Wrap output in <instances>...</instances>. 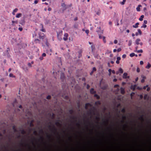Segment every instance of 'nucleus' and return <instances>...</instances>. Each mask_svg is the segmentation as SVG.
<instances>
[{
  "mask_svg": "<svg viewBox=\"0 0 151 151\" xmlns=\"http://www.w3.org/2000/svg\"><path fill=\"white\" fill-rule=\"evenodd\" d=\"M123 78L124 79H129V76H128L127 73H124L123 74Z\"/></svg>",
  "mask_w": 151,
  "mask_h": 151,
  "instance_id": "obj_1",
  "label": "nucleus"
},
{
  "mask_svg": "<svg viewBox=\"0 0 151 151\" xmlns=\"http://www.w3.org/2000/svg\"><path fill=\"white\" fill-rule=\"evenodd\" d=\"M135 42L136 44L137 45L140 44L141 45H142V43L140 42V40L139 38L137 39Z\"/></svg>",
  "mask_w": 151,
  "mask_h": 151,
  "instance_id": "obj_2",
  "label": "nucleus"
},
{
  "mask_svg": "<svg viewBox=\"0 0 151 151\" xmlns=\"http://www.w3.org/2000/svg\"><path fill=\"white\" fill-rule=\"evenodd\" d=\"M68 35L67 33H65L64 35V36L63 37V39L65 41H66L68 39Z\"/></svg>",
  "mask_w": 151,
  "mask_h": 151,
  "instance_id": "obj_3",
  "label": "nucleus"
},
{
  "mask_svg": "<svg viewBox=\"0 0 151 151\" xmlns=\"http://www.w3.org/2000/svg\"><path fill=\"white\" fill-rule=\"evenodd\" d=\"M141 77L142 78V79L141 81V82L142 83H144L145 81V79L146 78V77L145 76H142Z\"/></svg>",
  "mask_w": 151,
  "mask_h": 151,
  "instance_id": "obj_4",
  "label": "nucleus"
},
{
  "mask_svg": "<svg viewBox=\"0 0 151 151\" xmlns=\"http://www.w3.org/2000/svg\"><path fill=\"white\" fill-rule=\"evenodd\" d=\"M151 67V65L149 63H147V65L146 66L145 68L146 69H148L150 68Z\"/></svg>",
  "mask_w": 151,
  "mask_h": 151,
  "instance_id": "obj_5",
  "label": "nucleus"
},
{
  "mask_svg": "<svg viewBox=\"0 0 151 151\" xmlns=\"http://www.w3.org/2000/svg\"><path fill=\"white\" fill-rule=\"evenodd\" d=\"M135 52H136L138 53H139V52L142 53L143 52V51L142 50H137V47H136V50H135Z\"/></svg>",
  "mask_w": 151,
  "mask_h": 151,
  "instance_id": "obj_6",
  "label": "nucleus"
},
{
  "mask_svg": "<svg viewBox=\"0 0 151 151\" xmlns=\"http://www.w3.org/2000/svg\"><path fill=\"white\" fill-rule=\"evenodd\" d=\"M139 24V23L137 22L135 24V25H133V27L134 28H137L138 27V25Z\"/></svg>",
  "mask_w": 151,
  "mask_h": 151,
  "instance_id": "obj_7",
  "label": "nucleus"
},
{
  "mask_svg": "<svg viewBox=\"0 0 151 151\" xmlns=\"http://www.w3.org/2000/svg\"><path fill=\"white\" fill-rule=\"evenodd\" d=\"M22 14L21 13H19L16 15V17L17 18H19L22 16Z\"/></svg>",
  "mask_w": 151,
  "mask_h": 151,
  "instance_id": "obj_8",
  "label": "nucleus"
},
{
  "mask_svg": "<svg viewBox=\"0 0 151 151\" xmlns=\"http://www.w3.org/2000/svg\"><path fill=\"white\" fill-rule=\"evenodd\" d=\"M120 91L121 93L122 94H124V89L123 88H120Z\"/></svg>",
  "mask_w": 151,
  "mask_h": 151,
  "instance_id": "obj_9",
  "label": "nucleus"
},
{
  "mask_svg": "<svg viewBox=\"0 0 151 151\" xmlns=\"http://www.w3.org/2000/svg\"><path fill=\"white\" fill-rule=\"evenodd\" d=\"M144 17V15H142L141 16L139 19V20L140 21H142L143 19V18Z\"/></svg>",
  "mask_w": 151,
  "mask_h": 151,
  "instance_id": "obj_10",
  "label": "nucleus"
},
{
  "mask_svg": "<svg viewBox=\"0 0 151 151\" xmlns=\"http://www.w3.org/2000/svg\"><path fill=\"white\" fill-rule=\"evenodd\" d=\"M119 72H120V73H122L123 72V70L122 68H120L119 69Z\"/></svg>",
  "mask_w": 151,
  "mask_h": 151,
  "instance_id": "obj_11",
  "label": "nucleus"
},
{
  "mask_svg": "<svg viewBox=\"0 0 151 151\" xmlns=\"http://www.w3.org/2000/svg\"><path fill=\"white\" fill-rule=\"evenodd\" d=\"M108 71L109 72V76H110L111 74V70L110 69H109L108 70Z\"/></svg>",
  "mask_w": 151,
  "mask_h": 151,
  "instance_id": "obj_12",
  "label": "nucleus"
},
{
  "mask_svg": "<svg viewBox=\"0 0 151 151\" xmlns=\"http://www.w3.org/2000/svg\"><path fill=\"white\" fill-rule=\"evenodd\" d=\"M138 34L139 35H141L142 34V32L140 30V29H138Z\"/></svg>",
  "mask_w": 151,
  "mask_h": 151,
  "instance_id": "obj_13",
  "label": "nucleus"
},
{
  "mask_svg": "<svg viewBox=\"0 0 151 151\" xmlns=\"http://www.w3.org/2000/svg\"><path fill=\"white\" fill-rule=\"evenodd\" d=\"M135 55V54L134 53H132L130 54V56L131 57H133Z\"/></svg>",
  "mask_w": 151,
  "mask_h": 151,
  "instance_id": "obj_14",
  "label": "nucleus"
},
{
  "mask_svg": "<svg viewBox=\"0 0 151 151\" xmlns=\"http://www.w3.org/2000/svg\"><path fill=\"white\" fill-rule=\"evenodd\" d=\"M94 91L93 89H91L90 90V92L91 93H94Z\"/></svg>",
  "mask_w": 151,
  "mask_h": 151,
  "instance_id": "obj_15",
  "label": "nucleus"
},
{
  "mask_svg": "<svg viewBox=\"0 0 151 151\" xmlns=\"http://www.w3.org/2000/svg\"><path fill=\"white\" fill-rule=\"evenodd\" d=\"M126 1V0H123V1L121 2V4H122V5H124V4Z\"/></svg>",
  "mask_w": 151,
  "mask_h": 151,
  "instance_id": "obj_16",
  "label": "nucleus"
},
{
  "mask_svg": "<svg viewBox=\"0 0 151 151\" xmlns=\"http://www.w3.org/2000/svg\"><path fill=\"white\" fill-rule=\"evenodd\" d=\"M9 76L10 77H15V76H14L13 74L12 73L10 74L9 75Z\"/></svg>",
  "mask_w": 151,
  "mask_h": 151,
  "instance_id": "obj_17",
  "label": "nucleus"
},
{
  "mask_svg": "<svg viewBox=\"0 0 151 151\" xmlns=\"http://www.w3.org/2000/svg\"><path fill=\"white\" fill-rule=\"evenodd\" d=\"M103 41L104 42V43H106V39H105V37H103Z\"/></svg>",
  "mask_w": 151,
  "mask_h": 151,
  "instance_id": "obj_18",
  "label": "nucleus"
},
{
  "mask_svg": "<svg viewBox=\"0 0 151 151\" xmlns=\"http://www.w3.org/2000/svg\"><path fill=\"white\" fill-rule=\"evenodd\" d=\"M137 71L138 73H139L140 72V69L138 67L137 68Z\"/></svg>",
  "mask_w": 151,
  "mask_h": 151,
  "instance_id": "obj_19",
  "label": "nucleus"
},
{
  "mask_svg": "<svg viewBox=\"0 0 151 151\" xmlns=\"http://www.w3.org/2000/svg\"><path fill=\"white\" fill-rule=\"evenodd\" d=\"M136 9L137 11H140V8L139 7H137Z\"/></svg>",
  "mask_w": 151,
  "mask_h": 151,
  "instance_id": "obj_20",
  "label": "nucleus"
},
{
  "mask_svg": "<svg viewBox=\"0 0 151 151\" xmlns=\"http://www.w3.org/2000/svg\"><path fill=\"white\" fill-rule=\"evenodd\" d=\"M96 70V68L95 67H93V71L92 72V73L93 72L95 71Z\"/></svg>",
  "mask_w": 151,
  "mask_h": 151,
  "instance_id": "obj_21",
  "label": "nucleus"
},
{
  "mask_svg": "<svg viewBox=\"0 0 151 151\" xmlns=\"http://www.w3.org/2000/svg\"><path fill=\"white\" fill-rule=\"evenodd\" d=\"M114 42L115 44H116L118 42V41L117 40H114Z\"/></svg>",
  "mask_w": 151,
  "mask_h": 151,
  "instance_id": "obj_22",
  "label": "nucleus"
},
{
  "mask_svg": "<svg viewBox=\"0 0 151 151\" xmlns=\"http://www.w3.org/2000/svg\"><path fill=\"white\" fill-rule=\"evenodd\" d=\"M144 63L142 61H141L140 62V64L141 65H142Z\"/></svg>",
  "mask_w": 151,
  "mask_h": 151,
  "instance_id": "obj_23",
  "label": "nucleus"
},
{
  "mask_svg": "<svg viewBox=\"0 0 151 151\" xmlns=\"http://www.w3.org/2000/svg\"><path fill=\"white\" fill-rule=\"evenodd\" d=\"M12 23H17V22H17V21H12Z\"/></svg>",
  "mask_w": 151,
  "mask_h": 151,
  "instance_id": "obj_24",
  "label": "nucleus"
},
{
  "mask_svg": "<svg viewBox=\"0 0 151 151\" xmlns=\"http://www.w3.org/2000/svg\"><path fill=\"white\" fill-rule=\"evenodd\" d=\"M19 31H22L23 29L22 27H19Z\"/></svg>",
  "mask_w": 151,
  "mask_h": 151,
  "instance_id": "obj_25",
  "label": "nucleus"
},
{
  "mask_svg": "<svg viewBox=\"0 0 151 151\" xmlns=\"http://www.w3.org/2000/svg\"><path fill=\"white\" fill-rule=\"evenodd\" d=\"M126 55L125 54L123 55H122V58H126Z\"/></svg>",
  "mask_w": 151,
  "mask_h": 151,
  "instance_id": "obj_26",
  "label": "nucleus"
},
{
  "mask_svg": "<svg viewBox=\"0 0 151 151\" xmlns=\"http://www.w3.org/2000/svg\"><path fill=\"white\" fill-rule=\"evenodd\" d=\"M94 96L95 97H96V98L97 99H99V96H97V95H94Z\"/></svg>",
  "mask_w": 151,
  "mask_h": 151,
  "instance_id": "obj_27",
  "label": "nucleus"
},
{
  "mask_svg": "<svg viewBox=\"0 0 151 151\" xmlns=\"http://www.w3.org/2000/svg\"><path fill=\"white\" fill-rule=\"evenodd\" d=\"M117 60L119 61L121 59V58L120 57H118L117 58Z\"/></svg>",
  "mask_w": 151,
  "mask_h": 151,
  "instance_id": "obj_28",
  "label": "nucleus"
},
{
  "mask_svg": "<svg viewBox=\"0 0 151 151\" xmlns=\"http://www.w3.org/2000/svg\"><path fill=\"white\" fill-rule=\"evenodd\" d=\"M18 10V9H14V12H17V11Z\"/></svg>",
  "mask_w": 151,
  "mask_h": 151,
  "instance_id": "obj_29",
  "label": "nucleus"
},
{
  "mask_svg": "<svg viewBox=\"0 0 151 151\" xmlns=\"http://www.w3.org/2000/svg\"><path fill=\"white\" fill-rule=\"evenodd\" d=\"M121 50V48H119L117 49V51L118 52H120Z\"/></svg>",
  "mask_w": 151,
  "mask_h": 151,
  "instance_id": "obj_30",
  "label": "nucleus"
},
{
  "mask_svg": "<svg viewBox=\"0 0 151 151\" xmlns=\"http://www.w3.org/2000/svg\"><path fill=\"white\" fill-rule=\"evenodd\" d=\"M144 23L145 24H147V20H145L144 21Z\"/></svg>",
  "mask_w": 151,
  "mask_h": 151,
  "instance_id": "obj_31",
  "label": "nucleus"
},
{
  "mask_svg": "<svg viewBox=\"0 0 151 151\" xmlns=\"http://www.w3.org/2000/svg\"><path fill=\"white\" fill-rule=\"evenodd\" d=\"M147 97V95H145L144 96V99H146Z\"/></svg>",
  "mask_w": 151,
  "mask_h": 151,
  "instance_id": "obj_32",
  "label": "nucleus"
},
{
  "mask_svg": "<svg viewBox=\"0 0 151 151\" xmlns=\"http://www.w3.org/2000/svg\"><path fill=\"white\" fill-rule=\"evenodd\" d=\"M90 106V104H86V108H87V106Z\"/></svg>",
  "mask_w": 151,
  "mask_h": 151,
  "instance_id": "obj_33",
  "label": "nucleus"
},
{
  "mask_svg": "<svg viewBox=\"0 0 151 151\" xmlns=\"http://www.w3.org/2000/svg\"><path fill=\"white\" fill-rule=\"evenodd\" d=\"M50 96H47V99H50Z\"/></svg>",
  "mask_w": 151,
  "mask_h": 151,
  "instance_id": "obj_34",
  "label": "nucleus"
},
{
  "mask_svg": "<svg viewBox=\"0 0 151 151\" xmlns=\"http://www.w3.org/2000/svg\"><path fill=\"white\" fill-rule=\"evenodd\" d=\"M142 27H144V28H146L147 27V26L145 24H143V26Z\"/></svg>",
  "mask_w": 151,
  "mask_h": 151,
  "instance_id": "obj_35",
  "label": "nucleus"
},
{
  "mask_svg": "<svg viewBox=\"0 0 151 151\" xmlns=\"http://www.w3.org/2000/svg\"><path fill=\"white\" fill-rule=\"evenodd\" d=\"M148 87V86L147 85L146 86H145L143 87V89H145L146 88V87Z\"/></svg>",
  "mask_w": 151,
  "mask_h": 151,
  "instance_id": "obj_36",
  "label": "nucleus"
},
{
  "mask_svg": "<svg viewBox=\"0 0 151 151\" xmlns=\"http://www.w3.org/2000/svg\"><path fill=\"white\" fill-rule=\"evenodd\" d=\"M42 55L43 57H45L46 56V54L45 53H43L42 54Z\"/></svg>",
  "mask_w": 151,
  "mask_h": 151,
  "instance_id": "obj_37",
  "label": "nucleus"
},
{
  "mask_svg": "<svg viewBox=\"0 0 151 151\" xmlns=\"http://www.w3.org/2000/svg\"><path fill=\"white\" fill-rule=\"evenodd\" d=\"M48 10L49 11H50L51 10V8H48Z\"/></svg>",
  "mask_w": 151,
  "mask_h": 151,
  "instance_id": "obj_38",
  "label": "nucleus"
},
{
  "mask_svg": "<svg viewBox=\"0 0 151 151\" xmlns=\"http://www.w3.org/2000/svg\"><path fill=\"white\" fill-rule=\"evenodd\" d=\"M111 72L113 74H114L115 73V72L114 70H111Z\"/></svg>",
  "mask_w": 151,
  "mask_h": 151,
  "instance_id": "obj_39",
  "label": "nucleus"
},
{
  "mask_svg": "<svg viewBox=\"0 0 151 151\" xmlns=\"http://www.w3.org/2000/svg\"><path fill=\"white\" fill-rule=\"evenodd\" d=\"M38 1L37 0H35V1L34 3L35 4H36L37 3Z\"/></svg>",
  "mask_w": 151,
  "mask_h": 151,
  "instance_id": "obj_40",
  "label": "nucleus"
},
{
  "mask_svg": "<svg viewBox=\"0 0 151 151\" xmlns=\"http://www.w3.org/2000/svg\"><path fill=\"white\" fill-rule=\"evenodd\" d=\"M116 63H117V64H119V60H117L116 61Z\"/></svg>",
  "mask_w": 151,
  "mask_h": 151,
  "instance_id": "obj_41",
  "label": "nucleus"
},
{
  "mask_svg": "<svg viewBox=\"0 0 151 151\" xmlns=\"http://www.w3.org/2000/svg\"><path fill=\"white\" fill-rule=\"evenodd\" d=\"M86 32L87 34H88L89 32V31L88 30H86Z\"/></svg>",
  "mask_w": 151,
  "mask_h": 151,
  "instance_id": "obj_42",
  "label": "nucleus"
},
{
  "mask_svg": "<svg viewBox=\"0 0 151 151\" xmlns=\"http://www.w3.org/2000/svg\"><path fill=\"white\" fill-rule=\"evenodd\" d=\"M116 51H117V50L116 49H114L113 50V52H115Z\"/></svg>",
  "mask_w": 151,
  "mask_h": 151,
  "instance_id": "obj_43",
  "label": "nucleus"
},
{
  "mask_svg": "<svg viewBox=\"0 0 151 151\" xmlns=\"http://www.w3.org/2000/svg\"><path fill=\"white\" fill-rule=\"evenodd\" d=\"M117 81V79H114V80H113V81L114 82H116Z\"/></svg>",
  "mask_w": 151,
  "mask_h": 151,
  "instance_id": "obj_44",
  "label": "nucleus"
},
{
  "mask_svg": "<svg viewBox=\"0 0 151 151\" xmlns=\"http://www.w3.org/2000/svg\"><path fill=\"white\" fill-rule=\"evenodd\" d=\"M150 88H147V91H149L150 90Z\"/></svg>",
  "mask_w": 151,
  "mask_h": 151,
  "instance_id": "obj_45",
  "label": "nucleus"
},
{
  "mask_svg": "<svg viewBox=\"0 0 151 151\" xmlns=\"http://www.w3.org/2000/svg\"><path fill=\"white\" fill-rule=\"evenodd\" d=\"M119 86L118 85H115L114 86L115 87H117V86Z\"/></svg>",
  "mask_w": 151,
  "mask_h": 151,
  "instance_id": "obj_46",
  "label": "nucleus"
},
{
  "mask_svg": "<svg viewBox=\"0 0 151 151\" xmlns=\"http://www.w3.org/2000/svg\"><path fill=\"white\" fill-rule=\"evenodd\" d=\"M127 33H129V30H128V29H127Z\"/></svg>",
  "mask_w": 151,
  "mask_h": 151,
  "instance_id": "obj_47",
  "label": "nucleus"
},
{
  "mask_svg": "<svg viewBox=\"0 0 151 151\" xmlns=\"http://www.w3.org/2000/svg\"><path fill=\"white\" fill-rule=\"evenodd\" d=\"M138 79V77L136 79V81H137Z\"/></svg>",
  "mask_w": 151,
  "mask_h": 151,
  "instance_id": "obj_48",
  "label": "nucleus"
},
{
  "mask_svg": "<svg viewBox=\"0 0 151 151\" xmlns=\"http://www.w3.org/2000/svg\"><path fill=\"white\" fill-rule=\"evenodd\" d=\"M138 35H139V34H138V33H136V36H138Z\"/></svg>",
  "mask_w": 151,
  "mask_h": 151,
  "instance_id": "obj_49",
  "label": "nucleus"
},
{
  "mask_svg": "<svg viewBox=\"0 0 151 151\" xmlns=\"http://www.w3.org/2000/svg\"><path fill=\"white\" fill-rule=\"evenodd\" d=\"M19 108H22V106L21 105H20L19 107Z\"/></svg>",
  "mask_w": 151,
  "mask_h": 151,
  "instance_id": "obj_50",
  "label": "nucleus"
},
{
  "mask_svg": "<svg viewBox=\"0 0 151 151\" xmlns=\"http://www.w3.org/2000/svg\"><path fill=\"white\" fill-rule=\"evenodd\" d=\"M141 6H141V5H138V7H139V8H140V7H141Z\"/></svg>",
  "mask_w": 151,
  "mask_h": 151,
  "instance_id": "obj_51",
  "label": "nucleus"
},
{
  "mask_svg": "<svg viewBox=\"0 0 151 151\" xmlns=\"http://www.w3.org/2000/svg\"><path fill=\"white\" fill-rule=\"evenodd\" d=\"M42 32H45V30L44 29H42Z\"/></svg>",
  "mask_w": 151,
  "mask_h": 151,
  "instance_id": "obj_52",
  "label": "nucleus"
},
{
  "mask_svg": "<svg viewBox=\"0 0 151 151\" xmlns=\"http://www.w3.org/2000/svg\"><path fill=\"white\" fill-rule=\"evenodd\" d=\"M132 35L133 37H134V36L135 35L134 34H132Z\"/></svg>",
  "mask_w": 151,
  "mask_h": 151,
  "instance_id": "obj_53",
  "label": "nucleus"
},
{
  "mask_svg": "<svg viewBox=\"0 0 151 151\" xmlns=\"http://www.w3.org/2000/svg\"><path fill=\"white\" fill-rule=\"evenodd\" d=\"M119 73V71H118L116 72V74H118Z\"/></svg>",
  "mask_w": 151,
  "mask_h": 151,
  "instance_id": "obj_54",
  "label": "nucleus"
},
{
  "mask_svg": "<svg viewBox=\"0 0 151 151\" xmlns=\"http://www.w3.org/2000/svg\"><path fill=\"white\" fill-rule=\"evenodd\" d=\"M111 63L113 64V63H114V62H113V61H111Z\"/></svg>",
  "mask_w": 151,
  "mask_h": 151,
  "instance_id": "obj_55",
  "label": "nucleus"
},
{
  "mask_svg": "<svg viewBox=\"0 0 151 151\" xmlns=\"http://www.w3.org/2000/svg\"><path fill=\"white\" fill-rule=\"evenodd\" d=\"M144 9V10H146V8H145Z\"/></svg>",
  "mask_w": 151,
  "mask_h": 151,
  "instance_id": "obj_56",
  "label": "nucleus"
},
{
  "mask_svg": "<svg viewBox=\"0 0 151 151\" xmlns=\"http://www.w3.org/2000/svg\"><path fill=\"white\" fill-rule=\"evenodd\" d=\"M13 14L14 15H15V12H13Z\"/></svg>",
  "mask_w": 151,
  "mask_h": 151,
  "instance_id": "obj_57",
  "label": "nucleus"
},
{
  "mask_svg": "<svg viewBox=\"0 0 151 151\" xmlns=\"http://www.w3.org/2000/svg\"><path fill=\"white\" fill-rule=\"evenodd\" d=\"M140 97L141 98H142V95H140Z\"/></svg>",
  "mask_w": 151,
  "mask_h": 151,
  "instance_id": "obj_58",
  "label": "nucleus"
},
{
  "mask_svg": "<svg viewBox=\"0 0 151 151\" xmlns=\"http://www.w3.org/2000/svg\"><path fill=\"white\" fill-rule=\"evenodd\" d=\"M139 56H141V54H139Z\"/></svg>",
  "mask_w": 151,
  "mask_h": 151,
  "instance_id": "obj_59",
  "label": "nucleus"
},
{
  "mask_svg": "<svg viewBox=\"0 0 151 151\" xmlns=\"http://www.w3.org/2000/svg\"><path fill=\"white\" fill-rule=\"evenodd\" d=\"M46 0H42V1H46Z\"/></svg>",
  "mask_w": 151,
  "mask_h": 151,
  "instance_id": "obj_60",
  "label": "nucleus"
},
{
  "mask_svg": "<svg viewBox=\"0 0 151 151\" xmlns=\"http://www.w3.org/2000/svg\"><path fill=\"white\" fill-rule=\"evenodd\" d=\"M11 70V69L10 68L9 69V71H10Z\"/></svg>",
  "mask_w": 151,
  "mask_h": 151,
  "instance_id": "obj_61",
  "label": "nucleus"
},
{
  "mask_svg": "<svg viewBox=\"0 0 151 151\" xmlns=\"http://www.w3.org/2000/svg\"><path fill=\"white\" fill-rule=\"evenodd\" d=\"M87 1H88V2H89V0H87Z\"/></svg>",
  "mask_w": 151,
  "mask_h": 151,
  "instance_id": "obj_62",
  "label": "nucleus"
},
{
  "mask_svg": "<svg viewBox=\"0 0 151 151\" xmlns=\"http://www.w3.org/2000/svg\"><path fill=\"white\" fill-rule=\"evenodd\" d=\"M135 56H136V57H137V55H136Z\"/></svg>",
  "mask_w": 151,
  "mask_h": 151,
  "instance_id": "obj_63",
  "label": "nucleus"
},
{
  "mask_svg": "<svg viewBox=\"0 0 151 151\" xmlns=\"http://www.w3.org/2000/svg\"><path fill=\"white\" fill-rule=\"evenodd\" d=\"M89 44H91V43L90 42H89Z\"/></svg>",
  "mask_w": 151,
  "mask_h": 151,
  "instance_id": "obj_64",
  "label": "nucleus"
}]
</instances>
